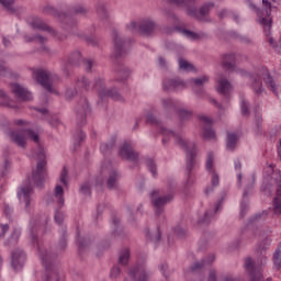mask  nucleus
<instances>
[{
  "instance_id": "nucleus-1",
  "label": "nucleus",
  "mask_w": 281,
  "mask_h": 281,
  "mask_svg": "<svg viewBox=\"0 0 281 281\" xmlns=\"http://www.w3.org/2000/svg\"><path fill=\"white\" fill-rule=\"evenodd\" d=\"M169 3L178 8H184L188 16L200 21V23H210V11L214 8V2H206L198 9L196 0H169Z\"/></svg>"
},
{
  "instance_id": "nucleus-2",
  "label": "nucleus",
  "mask_w": 281,
  "mask_h": 281,
  "mask_svg": "<svg viewBox=\"0 0 281 281\" xmlns=\"http://www.w3.org/2000/svg\"><path fill=\"white\" fill-rule=\"evenodd\" d=\"M38 251L40 258L46 269L45 281H60L58 270L54 268V262H56V258H58V252H54L52 249L41 246H38Z\"/></svg>"
},
{
  "instance_id": "nucleus-3",
  "label": "nucleus",
  "mask_w": 281,
  "mask_h": 281,
  "mask_svg": "<svg viewBox=\"0 0 281 281\" xmlns=\"http://www.w3.org/2000/svg\"><path fill=\"white\" fill-rule=\"evenodd\" d=\"M160 133L162 135H173L177 144L181 146V148L186 149L187 155H188V160H187V177H188V183H190V177L192 175V170H194V167L196 166V148L194 147V144H191L188 146V143L181 138V136L175 135V132L168 131L165 127L160 128Z\"/></svg>"
},
{
  "instance_id": "nucleus-4",
  "label": "nucleus",
  "mask_w": 281,
  "mask_h": 281,
  "mask_svg": "<svg viewBox=\"0 0 281 281\" xmlns=\"http://www.w3.org/2000/svg\"><path fill=\"white\" fill-rule=\"evenodd\" d=\"M250 79L252 80V89L257 93V95H260L262 93V81L266 83V87L274 93V95H278V88L276 86V81L273 80V77L269 74V69L267 67H261L260 70H258L257 74L251 75L249 74Z\"/></svg>"
},
{
  "instance_id": "nucleus-5",
  "label": "nucleus",
  "mask_w": 281,
  "mask_h": 281,
  "mask_svg": "<svg viewBox=\"0 0 281 281\" xmlns=\"http://www.w3.org/2000/svg\"><path fill=\"white\" fill-rule=\"evenodd\" d=\"M36 157L37 162L32 169V180L37 188H43V182L45 181V176L47 175V158L45 157V149H43L42 146L38 147Z\"/></svg>"
},
{
  "instance_id": "nucleus-6",
  "label": "nucleus",
  "mask_w": 281,
  "mask_h": 281,
  "mask_svg": "<svg viewBox=\"0 0 281 281\" xmlns=\"http://www.w3.org/2000/svg\"><path fill=\"white\" fill-rule=\"evenodd\" d=\"M263 10L257 8L254 2H249V7L259 19L260 25H262L266 36H271V2L269 0H262Z\"/></svg>"
},
{
  "instance_id": "nucleus-7",
  "label": "nucleus",
  "mask_w": 281,
  "mask_h": 281,
  "mask_svg": "<svg viewBox=\"0 0 281 281\" xmlns=\"http://www.w3.org/2000/svg\"><path fill=\"white\" fill-rule=\"evenodd\" d=\"M157 27V22L153 19H143L138 23L131 22L127 24V30H131V32H138L140 36H145L146 38L155 36Z\"/></svg>"
},
{
  "instance_id": "nucleus-8",
  "label": "nucleus",
  "mask_w": 281,
  "mask_h": 281,
  "mask_svg": "<svg viewBox=\"0 0 281 281\" xmlns=\"http://www.w3.org/2000/svg\"><path fill=\"white\" fill-rule=\"evenodd\" d=\"M34 78L37 85H41L48 93H58L56 88H54V80L52 79V72L49 70L37 69L34 71Z\"/></svg>"
},
{
  "instance_id": "nucleus-9",
  "label": "nucleus",
  "mask_w": 281,
  "mask_h": 281,
  "mask_svg": "<svg viewBox=\"0 0 281 281\" xmlns=\"http://www.w3.org/2000/svg\"><path fill=\"white\" fill-rule=\"evenodd\" d=\"M150 199L154 207H156V216H160L164 214L165 205H168V203L175 199V195H172V193L167 195H159V191L154 190L150 194Z\"/></svg>"
},
{
  "instance_id": "nucleus-10",
  "label": "nucleus",
  "mask_w": 281,
  "mask_h": 281,
  "mask_svg": "<svg viewBox=\"0 0 281 281\" xmlns=\"http://www.w3.org/2000/svg\"><path fill=\"white\" fill-rule=\"evenodd\" d=\"M89 113H91V105H89V99L81 98L76 108L78 126H85L87 124V115H89Z\"/></svg>"
},
{
  "instance_id": "nucleus-11",
  "label": "nucleus",
  "mask_w": 281,
  "mask_h": 281,
  "mask_svg": "<svg viewBox=\"0 0 281 281\" xmlns=\"http://www.w3.org/2000/svg\"><path fill=\"white\" fill-rule=\"evenodd\" d=\"M120 157L121 159H126V161H133L137 164L139 161V153L133 149L131 143H124L120 149Z\"/></svg>"
},
{
  "instance_id": "nucleus-12",
  "label": "nucleus",
  "mask_w": 281,
  "mask_h": 281,
  "mask_svg": "<svg viewBox=\"0 0 281 281\" xmlns=\"http://www.w3.org/2000/svg\"><path fill=\"white\" fill-rule=\"evenodd\" d=\"M130 278L134 281H148L150 280V273L146 271V267L137 265L128 272Z\"/></svg>"
},
{
  "instance_id": "nucleus-13",
  "label": "nucleus",
  "mask_w": 281,
  "mask_h": 281,
  "mask_svg": "<svg viewBox=\"0 0 281 281\" xmlns=\"http://www.w3.org/2000/svg\"><path fill=\"white\" fill-rule=\"evenodd\" d=\"M245 269L250 276V281H262V272L260 267L254 266V260L250 257L245 260Z\"/></svg>"
},
{
  "instance_id": "nucleus-14",
  "label": "nucleus",
  "mask_w": 281,
  "mask_h": 281,
  "mask_svg": "<svg viewBox=\"0 0 281 281\" xmlns=\"http://www.w3.org/2000/svg\"><path fill=\"white\" fill-rule=\"evenodd\" d=\"M193 85V91L196 95H205V88H203L207 82H210V77L201 76L190 80Z\"/></svg>"
},
{
  "instance_id": "nucleus-15",
  "label": "nucleus",
  "mask_w": 281,
  "mask_h": 281,
  "mask_svg": "<svg viewBox=\"0 0 281 281\" xmlns=\"http://www.w3.org/2000/svg\"><path fill=\"white\" fill-rule=\"evenodd\" d=\"M113 36V41H114V57L117 58H122V56H124V54H126V49H124V40L122 38V36H120V33H117V31H113L112 33Z\"/></svg>"
},
{
  "instance_id": "nucleus-16",
  "label": "nucleus",
  "mask_w": 281,
  "mask_h": 281,
  "mask_svg": "<svg viewBox=\"0 0 281 281\" xmlns=\"http://www.w3.org/2000/svg\"><path fill=\"white\" fill-rule=\"evenodd\" d=\"M11 91L19 100H23V102L32 100V93L19 83H11Z\"/></svg>"
},
{
  "instance_id": "nucleus-17",
  "label": "nucleus",
  "mask_w": 281,
  "mask_h": 281,
  "mask_svg": "<svg viewBox=\"0 0 281 281\" xmlns=\"http://www.w3.org/2000/svg\"><path fill=\"white\" fill-rule=\"evenodd\" d=\"M11 265L14 271L23 269V265H25V252L19 249L13 250Z\"/></svg>"
},
{
  "instance_id": "nucleus-18",
  "label": "nucleus",
  "mask_w": 281,
  "mask_h": 281,
  "mask_svg": "<svg viewBox=\"0 0 281 281\" xmlns=\"http://www.w3.org/2000/svg\"><path fill=\"white\" fill-rule=\"evenodd\" d=\"M232 89L233 87L229 80H227L223 75H220L216 91H218L221 95H229V93H232Z\"/></svg>"
},
{
  "instance_id": "nucleus-19",
  "label": "nucleus",
  "mask_w": 281,
  "mask_h": 281,
  "mask_svg": "<svg viewBox=\"0 0 281 281\" xmlns=\"http://www.w3.org/2000/svg\"><path fill=\"white\" fill-rule=\"evenodd\" d=\"M222 67L226 71H234L236 69V55L234 53L224 54L222 56Z\"/></svg>"
},
{
  "instance_id": "nucleus-20",
  "label": "nucleus",
  "mask_w": 281,
  "mask_h": 281,
  "mask_svg": "<svg viewBox=\"0 0 281 281\" xmlns=\"http://www.w3.org/2000/svg\"><path fill=\"white\" fill-rule=\"evenodd\" d=\"M214 255H209L205 259L201 260V261H196L192 267H191V271L192 273H198L199 271H203V269H205V267H207V265H212V262H214Z\"/></svg>"
},
{
  "instance_id": "nucleus-21",
  "label": "nucleus",
  "mask_w": 281,
  "mask_h": 281,
  "mask_svg": "<svg viewBox=\"0 0 281 281\" xmlns=\"http://www.w3.org/2000/svg\"><path fill=\"white\" fill-rule=\"evenodd\" d=\"M120 176L117 175V171L112 170L109 173V177L106 179L105 186L109 190H117L120 186Z\"/></svg>"
},
{
  "instance_id": "nucleus-22",
  "label": "nucleus",
  "mask_w": 281,
  "mask_h": 281,
  "mask_svg": "<svg viewBox=\"0 0 281 281\" xmlns=\"http://www.w3.org/2000/svg\"><path fill=\"white\" fill-rule=\"evenodd\" d=\"M9 138L13 144H16L20 148H25L26 142H25V136L23 134H20L16 131H11L8 133Z\"/></svg>"
},
{
  "instance_id": "nucleus-23",
  "label": "nucleus",
  "mask_w": 281,
  "mask_h": 281,
  "mask_svg": "<svg viewBox=\"0 0 281 281\" xmlns=\"http://www.w3.org/2000/svg\"><path fill=\"white\" fill-rule=\"evenodd\" d=\"M32 192H34L32 184L22 187L20 189V192H18V196H19L20 201H21V199H24L26 207H30V196H32Z\"/></svg>"
},
{
  "instance_id": "nucleus-24",
  "label": "nucleus",
  "mask_w": 281,
  "mask_h": 281,
  "mask_svg": "<svg viewBox=\"0 0 281 281\" xmlns=\"http://www.w3.org/2000/svg\"><path fill=\"white\" fill-rule=\"evenodd\" d=\"M267 249H269L267 241H262L257 248L258 262L260 265H267Z\"/></svg>"
},
{
  "instance_id": "nucleus-25",
  "label": "nucleus",
  "mask_w": 281,
  "mask_h": 281,
  "mask_svg": "<svg viewBox=\"0 0 281 281\" xmlns=\"http://www.w3.org/2000/svg\"><path fill=\"white\" fill-rule=\"evenodd\" d=\"M128 78H131V70H128V68L125 66L116 67V82H126Z\"/></svg>"
},
{
  "instance_id": "nucleus-26",
  "label": "nucleus",
  "mask_w": 281,
  "mask_h": 281,
  "mask_svg": "<svg viewBox=\"0 0 281 281\" xmlns=\"http://www.w3.org/2000/svg\"><path fill=\"white\" fill-rule=\"evenodd\" d=\"M272 212L276 216L281 214V187L277 189V193L272 200Z\"/></svg>"
},
{
  "instance_id": "nucleus-27",
  "label": "nucleus",
  "mask_w": 281,
  "mask_h": 281,
  "mask_svg": "<svg viewBox=\"0 0 281 281\" xmlns=\"http://www.w3.org/2000/svg\"><path fill=\"white\" fill-rule=\"evenodd\" d=\"M33 30H42L43 32H48V34H56L54 29H52L49 25H47L42 20H35L31 23Z\"/></svg>"
},
{
  "instance_id": "nucleus-28",
  "label": "nucleus",
  "mask_w": 281,
  "mask_h": 281,
  "mask_svg": "<svg viewBox=\"0 0 281 281\" xmlns=\"http://www.w3.org/2000/svg\"><path fill=\"white\" fill-rule=\"evenodd\" d=\"M15 0H0V5L7 10L8 14H16Z\"/></svg>"
},
{
  "instance_id": "nucleus-29",
  "label": "nucleus",
  "mask_w": 281,
  "mask_h": 281,
  "mask_svg": "<svg viewBox=\"0 0 281 281\" xmlns=\"http://www.w3.org/2000/svg\"><path fill=\"white\" fill-rule=\"evenodd\" d=\"M131 259V250L128 248H124L119 254V265L122 267H126L128 265V260Z\"/></svg>"
},
{
  "instance_id": "nucleus-30",
  "label": "nucleus",
  "mask_w": 281,
  "mask_h": 281,
  "mask_svg": "<svg viewBox=\"0 0 281 281\" xmlns=\"http://www.w3.org/2000/svg\"><path fill=\"white\" fill-rule=\"evenodd\" d=\"M80 60H82V55L80 52L75 50L68 57V65H72V67H78L80 65Z\"/></svg>"
},
{
  "instance_id": "nucleus-31",
  "label": "nucleus",
  "mask_w": 281,
  "mask_h": 281,
  "mask_svg": "<svg viewBox=\"0 0 281 281\" xmlns=\"http://www.w3.org/2000/svg\"><path fill=\"white\" fill-rule=\"evenodd\" d=\"M236 142H238V136L235 133H227L226 148L228 150L236 149Z\"/></svg>"
},
{
  "instance_id": "nucleus-32",
  "label": "nucleus",
  "mask_w": 281,
  "mask_h": 281,
  "mask_svg": "<svg viewBox=\"0 0 281 281\" xmlns=\"http://www.w3.org/2000/svg\"><path fill=\"white\" fill-rule=\"evenodd\" d=\"M146 236L149 238L151 243H159L161 240V231L159 227L150 233V229H146Z\"/></svg>"
},
{
  "instance_id": "nucleus-33",
  "label": "nucleus",
  "mask_w": 281,
  "mask_h": 281,
  "mask_svg": "<svg viewBox=\"0 0 281 281\" xmlns=\"http://www.w3.org/2000/svg\"><path fill=\"white\" fill-rule=\"evenodd\" d=\"M93 88L98 91L99 95H104L108 91L104 87V80L102 78H97L94 80Z\"/></svg>"
},
{
  "instance_id": "nucleus-34",
  "label": "nucleus",
  "mask_w": 281,
  "mask_h": 281,
  "mask_svg": "<svg viewBox=\"0 0 281 281\" xmlns=\"http://www.w3.org/2000/svg\"><path fill=\"white\" fill-rule=\"evenodd\" d=\"M76 87L78 89H85V91H89V88L91 87V81H89L87 77H81L77 80Z\"/></svg>"
},
{
  "instance_id": "nucleus-35",
  "label": "nucleus",
  "mask_w": 281,
  "mask_h": 281,
  "mask_svg": "<svg viewBox=\"0 0 281 281\" xmlns=\"http://www.w3.org/2000/svg\"><path fill=\"white\" fill-rule=\"evenodd\" d=\"M179 68L182 69V71H194V65L181 57L179 58Z\"/></svg>"
},
{
  "instance_id": "nucleus-36",
  "label": "nucleus",
  "mask_w": 281,
  "mask_h": 281,
  "mask_svg": "<svg viewBox=\"0 0 281 281\" xmlns=\"http://www.w3.org/2000/svg\"><path fill=\"white\" fill-rule=\"evenodd\" d=\"M78 246H79V251L82 252L89 245H91V238L89 237H79L78 238Z\"/></svg>"
},
{
  "instance_id": "nucleus-37",
  "label": "nucleus",
  "mask_w": 281,
  "mask_h": 281,
  "mask_svg": "<svg viewBox=\"0 0 281 281\" xmlns=\"http://www.w3.org/2000/svg\"><path fill=\"white\" fill-rule=\"evenodd\" d=\"M183 34H186V36L188 38H191V41H200V38H203V36H205V34H199L189 30H182Z\"/></svg>"
},
{
  "instance_id": "nucleus-38",
  "label": "nucleus",
  "mask_w": 281,
  "mask_h": 281,
  "mask_svg": "<svg viewBox=\"0 0 281 281\" xmlns=\"http://www.w3.org/2000/svg\"><path fill=\"white\" fill-rule=\"evenodd\" d=\"M103 95H108V98H112V100H117V101H122V94H120V92H117V90L115 89H109L106 90V92Z\"/></svg>"
},
{
  "instance_id": "nucleus-39",
  "label": "nucleus",
  "mask_w": 281,
  "mask_h": 281,
  "mask_svg": "<svg viewBox=\"0 0 281 281\" xmlns=\"http://www.w3.org/2000/svg\"><path fill=\"white\" fill-rule=\"evenodd\" d=\"M97 12L102 21H109V13L106 12V7H104V4H99Z\"/></svg>"
},
{
  "instance_id": "nucleus-40",
  "label": "nucleus",
  "mask_w": 281,
  "mask_h": 281,
  "mask_svg": "<svg viewBox=\"0 0 281 281\" xmlns=\"http://www.w3.org/2000/svg\"><path fill=\"white\" fill-rule=\"evenodd\" d=\"M274 269L280 270L281 268V249L277 248L273 254Z\"/></svg>"
},
{
  "instance_id": "nucleus-41",
  "label": "nucleus",
  "mask_w": 281,
  "mask_h": 281,
  "mask_svg": "<svg viewBox=\"0 0 281 281\" xmlns=\"http://www.w3.org/2000/svg\"><path fill=\"white\" fill-rule=\"evenodd\" d=\"M63 194H65V190L61 186L57 184L55 188V196H57L58 203L61 205L65 203V198H63Z\"/></svg>"
},
{
  "instance_id": "nucleus-42",
  "label": "nucleus",
  "mask_w": 281,
  "mask_h": 281,
  "mask_svg": "<svg viewBox=\"0 0 281 281\" xmlns=\"http://www.w3.org/2000/svg\"><path fill=\"white\" fill-rule=\"evenodd\" d=\"M26 135L32 139V142H35L37 144V149L35 151V155H36L38 153V147L41 146L43 148L41 143H38V139H40L38 134L34 133V131L32 130H27Z\"/></svg>"
},
{
  "instance_id": "nucleus-43",
  "label": "nucleus",
  "mask_w": 281,
  "mask_h": 281,
  "mask_svg": "<svg viewBox=\"0 0 281 281\" xmlns=\"http://www.w3.org/2000/svg\"><path fill=\"white\" fill-rule=\"evenodd\" d=\"M43 13L44 14H52V16H63L60 13H58V10H56L52 5H46L43 8Z\"/></svg>"
},
{
  "instance_id": "nucleus-44",
  "label": "nucleus",
  "mask_w": 281,
  "mask_h": 281,
  "mask_svg": "<svg viewBox=\"0 0 281 281\" xmlns=\"http://www.w3.org/2000/svg\"><path fill=\"white\" fill-rule=\"evenodd\" d=\"M57 249L58 251H65V249H67V233L64 232Z\"/></svg>"
},
{
  "instance_id": "nucleus-45",
  "label": "nucleus",
  "mask_w": 281,
  "mask_h": 281,
  "mask_svg": "<svg viewBox=\"0 0 281 281\" xmlns=\"http://www.w3.org/2000/svg\"><path fill=\"white\" fill-rule=\"evenodd\" d=\"M173 80V90L177 91L178 89H186L188 85H186L184 80L181 79H171Z\"/></svg>"
},
{
  "instance_id": "nucleus-46",
  "label": "nucleus",
  "mask_w": 281,
  "mask_h": 281,
  "mask_svg": "<svg viewBox=\"0 0 281 281\" xmlns=\"http://www.w3.org/2000/svg\"><path fill=\"white\" fill-rule=\"evenodd\" d=\"M203 137L205 139H214V137H216V133L212 128L205 127L203 130Z\"/></svg>"
},
{
  "instance_id": "nucleus-47",
  "label": "nucleus",
  "mask_w": 281,
  "mask_h": 281,
  "mask_svg": "<svg viewBox=\"0 0 281 281\" xmlns=\"http://www.w3.org/2000/svg\"><path fill=\"white\" fill-rule=\"evenodd\" d=\"M76 95H78V91L74 88H68L65 91V98L66 100H74V98H76Z\"/></svg>"
},
{
  "instance_id": "nucleus-48",
  "label": "nucleus",
  "mask_w": 281,
  "mask_h": 281,
  "mask_svg": "<svg viewBox=\"0 0 281 281\" xmlns=\"http://www.w3.org/2000/svg\"><path fill=\"white\" fill-rule=\"evenodd\" d=\"M178 115L180 120H190V117H192V112L184 109H180L178 110Z\"/></svg>"
},
{
  "instance_id": "nucleus-49",
  "label": "nucleus",
  "mask_w": 281,
  "mask_h": 281,
  "mask_svg": "<svg viewBox=\"0 0 281 281\" xmlns=\"http://www.w3.org/2000/svg\"><path fill=\"white\" fill-rule=\"evenodd\" d=\"M147 167L151 175L157 177V165H155V161L151 158L147 159Z\"/></svg>"
},
{
  "instance_id": "nucleus-50",
  "label": "nucleus",
  "mask_w": 281,
  "mask_h": 281,
  "mask_svg": "<svg viewBox=\"0 0 281 281\" xmlns=\"http://www.w3.org/2000/svg\"><path fill=\"white\" fill-rule=\"evenodd\" d=\"M27 41H29V43H32V41H37V43L45 45V43H47V37L37 34V35H34V36L27 38Z\"/></svg>"
},
{
  "instance_id": "nucleus-51",
  "label": "nucleus",
  "mask_w": 281,
  "mask_h": 281,
  "mask_svg": "<svg viewBox=\"0 0 281 281\" xmlns=\"http://www.w3.org/2000/svg\"><path fill=\"white\" fill-rule=\"evenodd\" d=\"M218 20L223 21V19H231L232 16V11L227 10V9H222L218 13H217Z\"/></svg>"
},
{
  "instance_id": "nucleus-52",
  "label": "nucleus",
  "mask_w": 281,
  "mask_h": 281,
  "mask_svg": "<svg viewBox=\"0 0 281 281\" xmlns=\"http://www.w3.org/2000/svg\"><path fill=\"white\" fill-rule=\"evenodd\" d=\"M80 192H81V194H85L86 196L91 195V186L89 184V182L81 184Z\"/></svg>"
},
{
  "instance_id": "nucleus-53",
  "label": "nucleus",
  "mask_w": 281,
  "mask_h": 281,
  "mask_svg": "<svg viewBox=\"0 0 281 281\" xmlns=\"http://www.w3.org/2000/svg\"><path fill=\"white\" fill-rule=\"evenodd\" d=\"M87 137V135H85L82 133V131H77V133L75 134V139H76V146H80L81 142H85V138Z\"/></svg>"
},
{
  "instance_id": "nucleus-54",
  "label": "nucleus",
  "mask_w": 281,
  "mask_h": 281,
  "mask_svg": "<svg viewBox=\"0 0 281 281\" xmlns=\"http://www.w3.org/2000/svg\"><path fill=\"white\" fill-rule=\"evenodd\" d=\"M162 88L165 91H172L173 88V80L172 79H166L162 83Z\"/></svg>"
},
{
  "instance_id": "nucleus-55",
  "label": "nucleus",
  "mask_w": 281,
  "mask_h": 281,
  "mask_svg": "<svg viewBox=\"0 0 281 281\" xmlns=\"http://www.w3.org/2000/svg\"><path fill=\"white\" fill-rule=\"evenodd\" d=\"M211 173H212V179H211L212 188H216V186H218L220 183L218 173L216 172V170H213Z\"/></svg>"
},
{
  "instance_id": "nucleus-56",
  "label": "nucleus",
  "mask_w": 281,
  "mask_h": 281,
  "mask_svg": "<svg viewBox=\"0 0 281 281\" xmlns=\"http://www.w3.org/2000/svg\"><path fill=\"white\" fill-rule=\"evenodd\" d=\"M268 42L270 43L271 47H273V49H280L281 47L280 38L276 40L274 37H269Z\"/></svg>"
},
{
  "instance_id": "nucleus-57",
  "label": "nucleus",
  "mask_w": 281,
  "mask_h": 281,
  "mask_svg": "<svg viewBox=\"0 0 281 281\" xmlns=\"http://www.w3.org/2000/svg\"><path fill=\"white\" fill-rule=\"evenodd\" d=\"M210 212H206L202 217L198 220L199 225H207L210 223Z\"/></svg>"
},
{
  "instance_id": "nucleus-58",
  "label": "nucleus",
  "mask_w": 281,
  "mask_h": 281,
  "mask_svg": "<svg viewBox=\"0 0 281 281\" xmlns=\"http://www.w3.org/2000/svg\"><path fill=\"white\" fill-rule=\"evenodd\" d=\"M213 155L212 153L209 154L207 156V160H206V170L209 172H212L214 169H213V166H214V160L212 159Z\"/></svg>"
},
{
  "instance_id": "nucleus-59",
  "label": "nucleus",
  "mask_w": 281,
  "mask_h": 281,
  "mask_svg": "<svg viewBox=\"0 0 281 281\" xmlns=\"http://www.w3.org/2000/svg\"><path fill=\"white\" fill-rule=\"evenodd\" d=\"M164 109H175V102L172 99H162Z\"/></svg>"
},
{
  "instance_id": "nucleus-60",
  "label": "nucleus",
  "mask_w": 281,
  "mask_h": 281,
  "mask_svg": "<svg viewBox=\"0 0 281 281\" xmlns=\"http://www.w3.org/2000/svg\"><path fill=\"white\" fill-rule=\"evenodd\" d=\"M241 114L245 117H248V115H249V103H247L246 101L241 102Z\"/></svg>"
},
{
  "instance_id": "nucleus-61",
  "label": "nucleus",
  "mask_w": 281,
  "mask_h": 281,
  "mask_svg": "<svg viewBox=\"0 0 281 281\" xmlns=\"http://www.w3.org/2000/svg\"><path fill=\"white\" fill-rule=\"evenodd\" d=\"M175 233L178 236V238H184V236L188 235V233L186 232V229L181 228V226H177L175 228Z\"/></svg>"
},
{
  "instance_id": "nucleus-62",
  "label": "nucleus",
  "mask_w": 281,
  "mask_h": 281,
  "mask_svg": "<svg viewBox=\"0 0 281 281\" xmlns=\"http://www.w3.org/2000/svg\"><path fill=\"white\" fill-rule=\"evenodd\" d=\"M146 122L155 126L159 125V120H157V117H155L153 114L147 115Z\"/></svg>"
},
{
  "instance_id": "nucleus-63",
  "label": "nucleus",
  "mask_w": 281,
  "mask_h": 281,
  "mask_svg": "<svg viewBox=\"0 0 281 281\" xmlns=\"http://www.w3.org/2000/svg\"><path fill=\"white\" fill-rule=\"evenodd\" d=\"M121 273H122V269L115 266L111 270L110 278H117Z\"/></svg>"
},
{
  "instance_id": "nucleus-64",
  "label": "nucleus",
  "mask_w": 281,
  "mask_h": 281,
  "mask_svg": "<svg viewBox=\"0 0 281 281\" xmlns=\"http://www.w3.org/2000/svg\"><path fill=\"white\" fill-rule=\"evenodd\" d=\"M60 182L67 186V167H64L60 173Z\"/></svg>"
}]
</instances>
